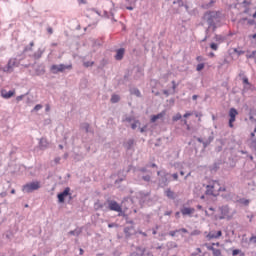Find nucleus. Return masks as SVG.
Returning <instances> with one entry per match:
<instances>
[{"label": "nucleus", "mask_w": 256, "mask_h": 256, "mask_svg": "<svg viewBox=\"0 0 256 256\" xmlns=\"http://www.w3.org/2000/svg\"><path fill=\"white\" fill-rule=\"evenodd\" d=\"M157 176H159V187H167L168 186V173L165 170L157 171Z\"/></svg>", "instance_id": "obj_3"}, {"label": "nucleus", "mask_w": 256, "mask_h": 256, "mask_svg": "<svg viewBox=\"0 0 256 256\" xmlns=\"http://www.w3.org/2000/svg\"><path fill=\"white\" fill-rule=\"evenodd\" d=\"M133 145H134V140L130 139L129 141H127L125 144L127 151L131 150Z\"/></svg>", "instance_id": "obj_28"}, {"label": "nucleus", "mask_w": 256, "mask_h": 256, "mask_svg": "<svg viewBox=\"0 0 256 256\" xmlns=\"http://www.w3.org/2000/svg\"><path fill=\"white\" fill-rule=\"evenodd\" d=\"M143 220H144V222H146V223L151 222V215H150V214L144 215V216H143Z\"/></svg>", "instance_id": "obj_32"}, {"label": "nucleus", "mask_w": 256, "mask_h": 256, "mask_svg": "<svg viewBox=\"0 0 256 256\" xmlns=\"http://www.w3.org/2000/svg\"><path fill=\"white\" fill-rule=\"evenodd\" d=\"M182 216H188V217H192V214L195 213V209L194 208H189V207H184L181 208V212Z\"/></svg>", "instance_id": "obj_9"}, {"label": "nucleus", "mask_w": 256, "mask_h": 256, "mask_svg": "<svg viewBox=\"0 0 256 256\" xmlns=\"http://www.w3.org/2000/svg\"><path fill=\"white\" fill-rule=\"evenodd\" d=\"M105 207V203H102L100 201H96V203H94V209L95 210H101Z\"/></svg>", "instance_id": "obj_25"}, {"label": "nucleus", "mask_w": 256, "mask_h": 256, "mask_svg": "<svg viewBox=\"0 0 256 256\" xmlns=\"http://www.w3.org/2000/svg\"><path fill=\"white\" fill-rule=\"evenodd\" d=\"M71 189L66 187L63 192L57 195L58 203H65V198L71 195Z\"/></svg>", "instance_id": "obj_7"}, {"label": "nucleus", "mask_w": 256, "mask_h": 256, "mask_svg": "<svg viewBox=\"0 0 256 256\" xmlns=\"http://www.w3.org/2000/svg\"><path fill=\"white\" fill-rule=\"evenodd\" d=\"M242 83L245 87H251V83H249V78H247V76H242Z\"/></svg>", "instance_id": "obj_27"}, {"label": "nucleus", "mask_w": 256, "mask_h": 256, "mask_svg": "<svg viewBox=\"0 0 256 256\" xmlns=\"http://www.w3.org/2000/svg\"><path fill=\"white\" fill-rule=\"evenodd\" d=\"M47 147H49V142H47L46 138H41L39 140V148L41 150H45Z\"/></svg>", "instance_id": "obj_16"}, {"label": "nucleus", "mask_w": 256, "mask_h": 256, "mask_svg": "<svg viewBox=\"0 0 256 256\" xmlns=\"http://www.w3.org/2000/svg\"><path fill=\"white\" fill-rule=\"evenodd\" d=\"M214 141V136H209L206 141L201 142L203 144L204 149L209 146Z\"/></svg>", "instance_id": "obj_23"}, {"label": "nucleus", "mask_w": 256, "mask_h": 256, "mask_svg": "<svg viewBox=\"0 0 256 256\" xmlns=\"http://www.w3.org/2000/svg\"><path fill=\"white\" fill-rule=\"evenodd\" d=\"M6 197V192H1L0 193V198H5Z\"/></svg>", "instance_id": "obj_58"}, {"label": "nucleus", "mask_w": 256, "mask_h": 256, "mask_svg": "<svg viewBox=\"0 0 256 256\" xmlns=\"http://www.w3.org/2000/svg\"><path fill=\"white\" fill-rule=\"evenodd\" d=\"M234 53H237V55H245V51H243V50H238L237 48L234 49Z\"/></svg>", "instance_id": "obj_40"}, {"label": "nucleus", "mask_w": 256, "mask_h": 256, "mask_svg": "<svg viewBox=\"0 0 256 256\" xmlns=\"http://www.w3.org/2000/svg\"><path fill=\"white\" fill-rule=\"evenodd\" d=\"M72 65H67L65 66L64 64H59V65H52L51 66V71L52 73H63L65 69H72Z\"/></svg>", "instance_id": "obj_5"}, {"label": "nucleus", "mask_w": 256, "mask_h": 256, "mask_svg": "<svg viewBox=\"0 0 256 256\" xmlns=\"http://www.w3.org/2000/svg\"><path fill=\"white\" fill-rule=\"evenodd\" d=\"M256 51H253L251 54H247V59H255Z\"/></svg>", "instance_id": "obj_38"}, {"label": "nucleus", "mask_w": 256, "mask_h": 256, "mask_svg": "<svg viewBox=\"0 0 256 256\" xmlns=\"http://www.w3.org/2000/svg\"><path fill=\"white\" fill-rule=\"evenodd\" d=\"M40 188H41V183L38 181H34V182H30L23 185L22 192L30 194V193H33L34 191H38V189Z\"/></svg>", "instance_id": "obj_2"}, {"label": "nucleus", "mask_w": 256, "mask_h": 256, "mask_svg": "<svg viewBox=\"0 0 256 256\" xmlns=\"http://www.w3.org/2000/svg\"><path fill=\"white\" fill-rule=\"evenodd\" d=\"M137 234L143 236L144 238L148 237V234H146V232L141 231L140 229L135 231V235Z\"/></svg>", "instance_id": "obj_31"}, {"label": "nucleus", "mask_w": 256, "mask_h": 256, "mask_svg": "<svg viewBox=\"0 0 256 256\" xmlns=\"http://www.w3.org/2000/svg\"><path fill=\"white\" fill-rule=\"evenodd\" d=\"M80 129H82L83 131H85L86 133H93V130L90 128V124L88 123H82L80 124Z\"/></svg>", "instance_id": "obj_17"}, {"label": "nucleus", "mask_w": 256, "mask_h": 256, "mask_svg": "<svg viewBox=\"0 0 256 256\" xmlns=\"http://www.w3.org/2000/svg\"><path fill=\"white\" fill-rule=\"evenodd\" d=\"M196 61H198V63H201V61H205V59L203 58V56H197Z\"/></svg>", "instance_id": "obj_47"}, {"label": "nucleus", "mask_w": 256, "mask_h": 256, "mask_svg": "<svg viewBox=\"0 0 256 256\" xmlns=\"http://www.w3.org/2000/svg\"><path fill=\"white\" fill-rule=\"evenodd\" d=\"M168 235H170L171 237H176L177 233L170 231L168 232Z\"/></svg>", "instance_id": "obj_52"}, {"label": "nucleus", "mask_w": 256, "mask_h": 256, "mask_svg": "<svg viewBox=\"0 0 256 256\" xmlns=\"http://www.w3.org/2000/svg\"><path fill=\"white\" fill-rule=\"evenodd\" d=\"M248 117L251 122H255L256 121V110L251 108L250 112L248 113Z\"/></svg>", "instance_id": "obj_18"}, {"label": "nucleus", "mask_w": 256, "mask_h": 256, "mask_svg": "<svg viewBox=\"0 0 256 256\" xmlns=\"http://www.w3.org/2000/svg\"><path fill=\"white\" fill-rule=\"evenodd\" d=\"M196 141L200 142V143H204V140L200 137L196 138Z\"/></svg>", "instance_id": "obj_60"}, {"label": "nucleus", "mask_w": 256, "mask_h": 256, "mask_svg": "<svg viewBox=\"0 0 256 256\" xmlns=\"http://www.w3.org/2000/svg\"><path fill=\"white\" fill-rule=\"evenodd\" d=\"M1 95L2 97H13V95H15V90H10L8 92H6L5 90H2Z\"/></svg>", "instance_id": "obj_20"}, {"label": "nucleus", "mask_w": 256, "mask_h": 256, "mask_svg": "<svg viewBox=\"0 0 256 256\" xmlns=\"http://www.w3.org/2000/svg\"><path fill=\"white\" fill-rule=\"evenodd\" d=\"M146 168H157V164H155V163L148 164V165H146Z\"/></svg>", "instance_id": "obj_48"}, {"label": "nucleus", "mask_w": 256, "mask_h": 256, "mask_svg": "<svg viewBox=\"0 0 256 256\" xmlns=\"http://www.w3.org/2000/svg\"><path fill=\"white\" fill-rule=\"evenodd\" d=\"M108 210L112 212H117L118 217H124L123 208H121V205L118 204L115 200H107Z\"/></svg>", "instance_id": "obj_1"}, {"label": "nucleus", "mask_w": 256, "mask_h": 256, "mask_svg": "<svg viewBox=\"0 0 256 256\" xmlns=\"http://www.w3.org/2000/svg\"><path fill=\"white\" fill-rule=\"evenodd\" d=\"M237 255L245 256V254L241 252V250L239 249L232 250V256H237Z\"/></svg>", "instance_id": "obj_30"}, {"label": "nucleus", "mask_w": 256, "mask_h": 256, "mask_svg": "<svg viewBox=\"0 0 256 256\" xmlns=\"http://www.w3.org/2000/svg\"><path fill=\"white\" fill-rule=\"evenodd\" d=\"M237 114L236 108L229 109V128H233V123L236 121Z\"/></svg>", "instance_id": "obj_8"}, {"label": "nucleus", "mask_w": 256, "mask_h": 256, "mask_svg": "<svg viewBox=\"0 0 256 256\" xmlns=\"http://www.w3.org/2000/svg\"><path fill=\"white\" fill-rule=\"evenodd\" d=\"M166 247H168V249L170 250L177 249L178 244L175 241H169L168 243H166Z\"/></svg>", "instance_id": "obj_24"}, {"label": "nucleus", "mask_w": 256, "mask_h": 256, "mask_svg": "<svg viewBox=\"0 0 256 256\" xmlns=\"http://www.w3.org/2000/svg\"><path fill=\"white\" fill-rule=\"evenodd\" d=\"M171 232L176 233V234H187V233H189V231L186 228L176 229V230L171 231Z\"/></svg>", "instance_id": "obj_26"}, {"label": "nucleus", "mask_w": 256, "mask_h": 256, "mask_svg": "<svg viewBox=\"0 0 256 256\" xmlns=\"http://www.w3.org/2000/svg\"><path fill=\"white\" fill-rule=\"evenodd\" d=\"M147 168H148V167L139 168L138 171H140L141 173H148V174H151V172L148 171Z\"/></svg>", "instance_id": "obj_37"}, {"label": "nucleus", "mask_w": 256, "mask_h": 256, "mask_svg": "<svg viewBox=\"0 0 256 256\" xmlns=\"http://www.w3.org/2000/svg\"><path fill=\"white\" fill-rule=\"evenodd\" d=\"M225 191H226V188H225V187H220V186H218V188H217V193L225 192Z\"/></svg>", "instance_id": "obj_43"}, {"label": "nucleus", "mask_w": 256, "mask_h": 256, "mask_svg": "<svg viewBox=\"0 0 256 256\" xmlns=\"http://www.w3.org/2000/svg\"><path fill=\"white\" fill-rule=\"evenodd\" d=\"M199 235H201L200 230H193L192 232H190V236H199Z\"/></svg>", "instance_id": "obj_35"}, {"label": "nucleus", "mask_w": 256, "mask_h": 256, "mask_svg": "<svg viewBox=\"0 0 256 256\" xmlns=\"http://www.w3.org/2000/svg\"><path fill=\"white\" fill-rule=\"evenodd\" d=\"M210 48L213 49V51H217V49H219V47L215 43L210 44Z\"/></svg>", "instance_id": "obj_42"}, {"label": "nucleus", "mask_w": 256, "mask_h": 256, "mask_svg": "<svg viewBox=\"0 0 256 256\" xmlns=\"http://www.w3.org/2000/svg\"><path fill=\"white\" fill-rule=\"evenodd\" d=\"M220 237H222V231L209 232L206 236L207 240L219 239Z\"/></svg>", "instance_id": "obj_10"}, {"label": "nucleus", "mask_w": 256, "mask_h": 256, "mask_svg": "<svg viewBox=\"0 0 256 256\" xmlns=\"http://www.w3.org/2000/svg\"><path fill=\"white\" fill-rule=\"evenodd\" d=\"M41 109H43V105L38 104V105L34 106L32 112H38V111H40Z\"/></svg>", "instance_id": "obj_33"}, {"label": "nucleus", "mask_w": 256, "mask_h": 256, "mask_svg": "<svg viewBox=\"0 0 256 256\" xmlns=\"http://www.w3.org/2000/svg\"><path fill=\"white\" fill-rule=\"evenodd\" d=\"M194 112H187L184 114V118H188L193 115Z\"/></svg>", "instance_id": "obj_49"}, {"label": "nucleus", "mask_w": 256, "mask_h": 256, "mask_svg": "<svg viewBox=\"0 0 256 256\" xmlns=\"http://www.w3.org/2000/svg\"><path fill=\"white\" fill-rule=\"evenodd\" d=\"M193 115H195L196 118H200L202 116V114L198 112H194Z\"/></svg>", "instance_id": "obj_53"}, {"label": "nucleus", "mask_w": 256, "mask_h": 256, "mask_svg": "<svg viewBox=\"0 0 256 256\" xmlns=\"http://www.w3.org/2000/svg\"><path fill=\"white\" fill-rule=\"evenodd\" d=\"M165 196L166 198L173 200L175 199V192H173L171 189H166Z\"/></svg>", "instance_id": "obj_19"}, {"label": "nucleus", "mask_w": 256, "mask_h": 256, "mask_svg": "<svg viewBox=\"0 0 256 256\" xmlns=\"http://www.w3.org/2000/svg\"><path fill=\"white\" fill-rule=\"evenodd\" d=\"M138 198L140 199L141 203H146L149 200V192H138Z\"/></svg>", "instance_id": "obj_11"}, {"label": "nucleus", "mask_w": 256, "mask_h": 256, "mask_svg": "<svg viewBox=\"0 0 256 256\" xmlns=\"http://www.w3.org/2000/svg\"><path fill=\"white\" fill-rule=\"evenodd\" d=\"M181 119H182L181 114H176V116H173V121H174V122H177V121H179V120H181Z\"/></svg>", "instance_id": "obj_39"}, {"label": "nucleus", "mask_w": 256, "mask_h": 256, "mask_svg": "<svg viewBox=\"0 0 256 256\" xmlns=\"http://www.w3.org/2000/svg\"><path fill=\"white\" fill-rule=\"evenodd\" d=\"M13 236V234L11 233V232H6V234H5V237H6V239H8V240H11V237Z\"/></svg>", "instance_id": "obj_44"}, {"label": "nucleus", "mask_w": 256, "mask_h": 256, "mask_svg": "<svg viewBox=\"0 0 256 256\" xmlns=\"http://www.w3.org/2000/svg\"><path fill=\"white\" fill-rule=\"evenodd\" d=\"M94 62L88 61V62H84V67H93Z\"/></svg>", "instance_id": "obj_41"}, {"label": "nucleus", "mask_w": 256, "mask_h": 256, "mask_svg": "<svg viewBox=\"0 0 256 256\" xmlns=\"http://www.w3.org/2000/svg\"><path fill=\"white\" fill-rule=\"evenodd\" d=\"M203 69H205V64L204 63H200L196 67L197 71H203Z\"/></svg>", "instance_id": "obj_34"}, {"label": "nucleus", "mask_w": 256, "mask_h": 256, "mask_svg": "<svg viewBox=\"0 0 256 256\" xmlns=\"http://www.w3.org/2000/svg\"><path fill=\"white\" fill-rule=\"evenodd\" d=\"M141 179L144 182L149 183V182H151V174L143 175V176H141Z\"/></svg>", "instance_id": "obj_29"}, {"label": "nucleus", "mask_w": 256, "mask_h": 256, "mask_svg": "<svg viewBox=\"0 0 256 256\" xmlns=\"http://www.w3.org/2000/svg\"><path fill=\"white\" fill-rule=\"evenodd\" d=\"M211 252H212V254H213L214 256H222V252L220 251V249L214 250V251H211Z\"/></svg>", "instance_id": "obj_36"}, {"label": "nucleus", "mask_w": 256, "mask_h": 256, "mask_svg": "<svg viewBox=\"0 0 256 256\" xmlns=\"http://www.w3.org/2000/svg\"><path fill=\"white\" fill-rule=\"evenodd\" d=\"M114 57H115L116 61H121L123 59V57H125V49L120 48V49L116 50V55Z\"/></svg>", "instance_id": "obj_13"}, {"label": "nucleus", "mask_w": 256, "mask_h": 256, "mask_svg": "<svg viewBox=\"0 0 256 256\" xmlns=\"http://www.w3.org/2000/svg\"><path fill=\"white\" fill-rule=\"evenodd\" d=\"M47 31L50 33V35L53 34V28H48Z\"/></svg>", "instance_id": "obj_63"}, {"label": "nucleus", "mask_w": 256, "mask_h": 256, "mask_svg": "<svg viewBox=\"0 0 256 256\" xmlns=\"http://www.w3.org/2000/svg\"><path fill=\"white\" fill-rule=\"evenodd\" d=\"M132 129H137V123H132V125L130 126Z\"/></svg>", "instance_id": "obj_56"}, {"label": "nucleus", "mask_w": 256, "mask_h": 256, "mask_svg": "<svg viewBox=\"0 0 256 256\" xmlns=\"http://www.w3.org/2000/svg\"><path fill=\"white\" fill-rule=\"evenodd\" d=\"M251 146H253L254 150H256V140L251 143Z\"/></svg>", "instance_id": "obj_61"}, {"label": "nucleus", "mask_w": 256, "mask_h": 256, "mask_svg": "<svg viewBox=\"0 0 256 256\" xmlns=\"http://www.w3.org/2000/svg\"><path fill=\"white\" fill-rule=\"evenodd\" d=\"M119 99H120L119 97H112L111 102L112 103H118Z\"/></svg>", "instance_id": "obj_46"}, {"label": "nucleus", "mask_w": 256, "mask_h": 256, "mask_svg": "<svg viewBox=\"0 0 256 256\" xmlns=\"http://www.w3.org/2000/svg\"><path fill=\"white\" fill-rule=\"evenodd\" d=\"M165 216H170L171 215V211H167L164 213Z\"/></svg>", "instance_id": "obj_64"}, {"label": "nucleus", "mask_w": 256, "mask_h": 256, "mask_svg": "<svg viewBox=\"0 0 256 256\" xmlns=\"http://www.w3.org/2000/svg\"><path fill=\"white\" fill-rule=\"evenodd\" d=\"M60 161H61V158H60V157H56V158L54 159V162H55L56 165L60 164Z\"/></svg>", "instance_id": "obj_50"}, {"label": "nucleus", "mask_w": 256, "mask_h": 256, "mask_svg": "<svg viewBox=\"0 0 256 256\" xmlns=\"http://www.w3.org/2000/svg\"><path fill=\"white\" fill-rule=\"evenodd\" d=\"M124 121H126L127 123H131L132 118L131 117H126V119H124Z\"/></svg>", "instance_id": "obj_55"}, {"label": "nucleus", "mask_w": 256, "mask_h": 256, "mask_svg": "<svg viewBox=\"0 0 256 256\" xmlns=\"http://www.w3.org/2000/svg\"><path fill=\"white\" fill-rule=\"evenodd\" d=\"M165 117V111L160 112L157 115L151 117V123H156L158 120H162Z\"/></svg>", "instance_id": "obj_15"}, {"label": "nucleus", "mask_w": 256, "mask_h": 256, "mask_svg": "<svg viewBox=\"0 0 256 256\" xmlns=\"http://www.w3.org/2000/svg\"><path fill=\"white\" fill-rule=\"evenodd\" d=\"M82 234V228H77L75 230L69 231V235L71 236H80Z\"/></svg>", "instance_id": "obj_22"}, {"label": "nucleus", "mask_w": 256, "mask_h": 256, "mask_svg": "<svg viewBox=\"0 0 256 256\" xmlns=\"http://www.w3.org/2000/svg\"><path fill=\"white\" fill-rule=\"evenodd\" d=\"M220 212L222 213V217H220V220H223L230 213V208L228 206H222L220 207Z\"/></svg>", "instance_id": "obj_14"}, {"label": "nucleus", "mask_w": 256, "mask_h": 256, "mask_svg": "<svg viewBox=\"0 0 256 256\" xmlns=\"http://www.w3.org/2000/svg\"><path fill=\"white\" fill-rule=\"evenodd\" d=\"M207 250L214 251V250H219V249L214 248V246H207Z\"/></svg>", "instance_id": "obj_51"}, {"label": "nucleus", "mask_w": 256, "mask_h": 256, "mask_svg": "<svg viewBox=\"0 0 256 256\" xmlns=\"http://www.w3.org/2000/svg\"><path fill=\"white\" fill-rule=\"evenodd\" d=\"M79 3H81L82 5H85V3H87L86 0H78Z\"/></svg>", "instance_id": "obj_62"}, {"label": "nucleus", "mask_w": 256, "mask_h": 256, "mask_svg": "<svg viewBox=\"0 0 256 256\" xmlns=\"http://www.w3.org/2000/svg\"><path fill=\"white\" fill-rule=\"evenodd\" d=\"M17 67V60L10 59L7 65L3 68L4 73H13V69Z\"/></svg>", "instance_id": "obj_6"}, {"label": "nucleus", "mask_w": 256, "mask_h": 256, "mask_svg": "<svg viewBox=\"0 0 256 256\" xmlns=\"http://www.w3.org/2000/svg\"><path fill=\"white\" fill-rule=\"evenodd\" d=\"M219 181H214L212 184L206 185V195L207 196H215L217 193V189L219 188Z\"/></svg>", "instance_id": "obj_4"}, {"label": "nucleus", "mask_w": 256, "mask_h": 256, "mask_svg": "<svg viewBox=\"0 0 256 256\" xmlns=\"http://www.w3.org/2000/svg\"><path fill=\"white\" fill-rule=\"evenodd\" d=\"M146 131V126H144L143 128H140V133H145Z\"/></svg>", "instance_id": "obj_59"}, {"label": "nucleus", "mask_w": 256, "mask_h": 256, "mask_svg": "<svg viewBox=\"0 0 256 256\" xmlns=\"http://www.w3.org/2000/svg\"><path fill=\"white\" fill-rule=\"evenodd\" d=\"M171 177H173L174 181H178V179H179L178 173H173V175H171Z\"/></svg>", "instance_id": "obj_45"}, {"label": "nucleus", "mask_w": 256, "mask_h": 256, "mask_svg": "<svg viewBox=\"0 0 256 256\" xmlns=\"http://www.w3.org/2000/svg\"><path fill=\"white\" fill-rule=\"evenodd\" d=\"M134 234V226L124 227V235L126 236V238H131V236Z\"/></svg>", "instance_id": "obj_12"}, {"label": "nucleus", "mask_w": 256, "mask_h": 256, "mask_svg": "<svg viewBox=\"0 0 256 256\" xmlns=\"http://www.w3.org/2000/svg\"><path fill=\"white\" fill-rule=\"evenodd\" d=\"M250 242L256 243V236H251Z\"/></svg>", "instance_id": "obj_54"}, {"label": "nucleus", "mask_w": 256, "mask_h": 256, "mask_svg": "<svg viewBox=\"0 0 256 256\" xmlns=\"http://www.w3.org/2000/svg\"><path fill=\"white\" fill-rule=\"evenodd\" d=\"M237 203H239L240 205H243L244 207H248V205L250 204V200L245 198H240L239 200H237Z\"/></svg>", "instance_id": "obj_21"}, {"label": "nucleus", "mask_w": 256, "mask_h": 256, "mask_svg": "<svg viewBox=\"0 0 256 256\" xmlns=\"http://www.w3.org/2000/svg\"><path fill=\"white\" fill-rule=\"evenodd\" d=\"M124 181V177H122V178H119L118 180H116L115 182L118 184V183H121V182H123Z\"/></svg>", "instance_id": "obj_57"}]
</instances>
